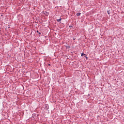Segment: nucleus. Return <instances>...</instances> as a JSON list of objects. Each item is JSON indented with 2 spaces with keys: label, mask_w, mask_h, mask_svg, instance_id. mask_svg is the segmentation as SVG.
Wrapping results in <instances>:
<instances>
[{
  "label": "nucleus",
  "mask_w": 124,
  "mask_h": 124,
  "mask_svg": "<svg viewBox=\"0 0 124 124\" xmlns=\"http://www.w3.org/2000/svg\"><path fill=\"white\" fill-rule=\"evenodd\" d=\"M73 39H74V40H75V39L74 38Z\"/></svg>",
  "instance_id": "nucleus-11"
},
{
  "label": "nucleus",
  "mask_w": 124,
  "mask_h": 124,
  "mask_svg": "<svg viewBox=\"0 0 124 124\" xmlns=\"http://www.w3.org/2000/svg\"><path fill=\"white\" fill-rule=\"evenodd\" d=\"M85 57V58H86V60H88V57H87V56H84Z\"/></svg>",
  "instance_id": "nucleus-8"
},
{
  "label": "nucleus",
  "mask_w": 124,
  "mask_h": 124,
  "mask_svg": "<svg viewBox=\"0 0 124 124\" xmlns=\"http://www.w3.org/2000/svg\"><path fill=\"white\" fill-rule=\"evenodd\" d=\"M45 108L46 109V110L49 109V106L48 105H45Z\"/></svg>",
  "instance_id": "nucleus-2"
},
{
  "label": "nucleus",
  "mask_w": 124,
  "mask_h": 124,
  "mask_svg": "<svg viewBox=\"0 0 124 124\" xmlns=\"http://www.w3.org/2000/svg\"><path fill=\"white\" fill-rule=\"evenodd\" d=\"M1 16H3V15H1Z\"/></svg>",
  "instance_id": "nucleus-12"
},
{
  "label": "nucleus",
  "mask_w": 124,
  "mask_h": 124,
  "mask_svg": "<svg viewBox=\"0 0 124 124\" xmlns=\"http://www.w3.org/2000/svg\"><path fill=\"white\" fill-rule=\"evenodd\" d=\"M44 14H45V15H46V16H48V15H49V13L46 11H44Z\"/></svg>",
  "instance_id": "nucleus-1"
},
{
  "label": "nucleus",
  "mask_w": 124,
  "mask_h": 124,
  "mask_svg": "<svg viewBox=\"0 0 124 124\" xmlns=\"http://www.w3.org/2000/svg\"><path fill=\"white\" fill-rule=\"evenodd\" d=\"M81 57H85L86 56V54L84 53H81Z\"/></svg>",
  "instance_id": "nucleus-4"
},
{
  "label": "nucleus",
  "mask_w": 124,
  "mask_h": 124,
  "mask_svg": "<svg viewBox=\"0 0 124 124\" xmlns=\"http://www.w3.org/2000/svg\"><path fill=\"white\" fill-rule=\"evenodd\" d=\"M110 11H108V15H110Z\"/></svg>",
  "instance_id": "nucleus-7"
},
{
  "label": "nucleus",
  "mask_w": 124,
  "mask_h": 124,
  "mask_svg": "<svg viewBox=\"0 0 124 124\" xmlns=\"http://www.w3.org/2000/svg\"><path fill=\"white\" fill-rule=\"evenodd\" d=\"M81 15V13H78L77 14V16L78 17V16H80Z\"/></svg>",
  "instance_id": "nucleus-3"
},
{
  "label": "nucleus",
  "mask_w": 124,
  "mask_h": 124,
  "mask_svg": "<svg viewBox=\"0 0 124 124\" xmlns=\"http://www.w3.org/2000/svg\"><path fill=\"white\" fill-rule=\"evenodd\" d=\"M36 32H38V34H40V35L41 34V32H39V31H37Z\"/></svg>",
  "instance_id": "nucleus-6"
},
{
  "label": "nucleus",
  "mask_w": 124,
  "mask_h": 124,
  "mask_svg": "<svg viewBox=\"0 0 124 124\" xmlns=\"http://www.w3.org/2000/svg\"><path fill=\"white\" fill-rule=\"evenodd\" d=\"M69 27H70V28H72V26H69Z\"/></svg>",
  "instance_id": "nucleus-10"
},
{
  "label": "nucleus",
  "mask_w": 124,
  "mask_h": 124,
  "mask_svg": "<svg viewBox=\"0 0 124 124\" xmlns=\"http://www.w3.org/2000/svg\"><path fill=\"white\" fill-rule=\"evenodd\" d=\"M48 65L49 66H51V64H48Z\"/></svg>",
  "instance_id": "nucleus-9"
},
{
  "label": "nucleus",
  "mask_w": 124,
  "mask_h": 124,
  "mask_svg": "<svg viewBox=\"0 0 124 124\" xmlns=\"http://www.w3.org/2000/svg\"><path fill=\"white\" fill-rule=\"evenodd\" d=\"M57 21H58V22H61V21H62V18H60V19H57Z\"/></svg>",
  "instance_id": "nucleus-5"
}]
</instances>
